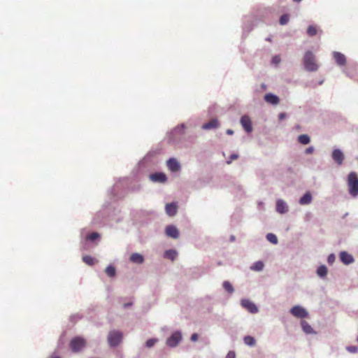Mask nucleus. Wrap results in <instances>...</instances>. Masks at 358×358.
Segmentation results:
<instances>
[{
	"instance_id": "39",
	"label": "nucleus",
	"mask_w": 358,
	"mask_h": 358,
	"mask_svg": "<svg viewBox=\"0 0 358 358\" xmlns=\"http://www.w3.org/2000/svg\"><path fill=\"white\" fill-rule=\"evenodd\" d=\"M313 151H314L313 147H309L306 149L305 153L307 155H310V154H312L313 152Z\"/></svg>"
},
{
	"instance_id": "3",
	"label": "nucleus",
	"mask_w": 358,
	"mask_h": 358,
	"mask_svg": "<svg viewBox=\"0 0 358 358\" xmlns=\"http://www.w3.org/2000/svg\"><path fill=\"white\" fill-rule=\"evenodd\" d=\"M122 339V334L119 331H112L108 334V341L110 346L118 345Z\"/></svg>"
},
{
	"instance_id": "17",
	"label": "nucleus",
	"mask_w": 358,
	"mask_h": 358,
	"mask_svg": "<svg viewBox=\"0 0 358 358\" xmlns=\"http://www.w3.org/2000/svg\"><path fill=\"white\" fill-rule=\"evenodd\" d=\"M276 210L280 213H285L287 211V206L286 203L279 199L276 202Z\"/></svg>"
},
{
	"instance_id": "33",
	"label": "nucleus",
	"mask_w": 358,
	"mask_h": 358,
	"mask_svg": "<svg viewBox=\"0 0 358 358\" xmlns=\"http://www.w3.org/2000/svg\"><path fill=\"white\" fill-rule=\"evenodd\" d=\"M99 237V234L98 233L93 232V233L90 234L87 236V239L93 241L96 240V238H98Z\"/></svg>"
},
{
	"instance_id": "28",
	"label": "nucleus",
	"mask_w": 358,
	"mask_h": 358,
	"mask_svg": "<svg viewBox=\"0 0 358 358\" xmlns=\"http://www.w3.org/2000/svg\"><path fill=\"white\" fill-rule=\"evenodd\" d=\"M83 261L85 264H88V265H90V266H92V265H94V263H95V260H94V259L92 257L90 256V255L84 256V257H83Z\"/></svg>"
},
{
	"instance_id": "29",
	"label": "nucleus",
	"mask_w": 358,
	"mask_h": 358,
	"mask_svg": "<svg viewBox=\"0 0 358 358\" xmlns=\"http://www.w3.org/2000/svg\"><path fill=\"white\" fill-rule=\"evenodd\" d=\"M105 272L109 276V277H113L115 276V268L114 266H108L106 267V270H105Z\"/></svg>"
},
{
	"instance_id": "21",
	"label": "nucleus",
	"mask_w": 358,
	"mask_h": 358,
	"mask_svg": "<svg viewBox=\"0 0 358 358\" xmlns=\"http://www.w3.org/2000/svg\"><path fill=\"white\" fill-rule=\"evenodd\" d=\"M312 196L309 192L306 193L299 200L301 205H306L311 202Z\"/></svg>"
},
{
	"instance_id": "23",
	"label": "nucleus",
	"mask_w": 358,
	"mask_h": 358,
	"mask_svg": "<svg viewBox=\"0 0 358 358\" xmlns=\"http://www.w3.org/2000/svg\"><path fill=\"white\" fill-rule=\"evenodd\" d=\"M177 256V252L173 250H166L164 253V257L171 260H174Z\"/></svg>"
},
{
	"instance_id": "22",
	"label": "nucleus",
	"mask_w": 358,
	"mask_h": 358,
	"mask_svg": "<svg viewBox=\"0 0 358 358\" xmlns=\"http://www.w3.org/2000/svg\"><path fill=\"white\" fill-rule=\"evenodd\" d=\"M298 141L302 145H307L310 143V137L307 134H301L298 137Z\"/></svg>"
},
{
	"instance_id": "4",
	"label": "nucleus",
	"mask_w": 358,
	"mask_h": 358,
	"mask_svg": "<svg viewBox=\"0 0 358 358\" xmlns=\"http://www.w3.org/2000/svg\"><path fill=\"white\" fill-rule=\"evenodd\" d=\"M85 340L81 337H76L70 342V347L71 350L75 352H79L85 346Z\"/></svg>"
},
{
	"instance_id": "10",
	"label": "nucleus",
	"mask_w": 358,
	"mask_h": 358,
	"mask_svg": "<svg viewBox=\"0 0 358 358\" xmlns=\"http://www.w3.org/2000/svg\"><path fill=\"white\" fill-rule=\"evenodd\" d=\"M332 158L338 165H341L344 160V155L339 149H335L332 152Z\"/></svg>"
},
{
	"instance_id": "40",
	"label": "nucleus",
	"mask_w": 358,
	"mask_h": 358,
	"mask_svg": "<svg viewBox=\"0 0 358 358\" xmlns=\"http://www.w3.org/2000/svg\"><path fill=\"white\" fill-rule=\"evenodd\" d=\"M198 338H199L198 334L194 333L191 336V341L195 342L198 340Z\"/></svg>"
},
{
	"instance_id": "13",
	"label": "nucleus",
	"mask_w": 358,
	"mask_h": 358,
	"mask_svg": "<svg viewBox=\"0 0 358 358\" xmlns=\"http://www.w3.org/2000/svg\"><path fill=\"white\" fill-rule=\"evenodd\" d=\"M167 166L173 172L178 171L180 169L178 162L174 158L168 160Z\"/></svg>"
},
{
	"instance_id": "37",
	"label": "nucleus",
	"mask_w": 358,
	"mask_h": 358,
	"mask_svg": "<svg viewBox=\"0 0 358 358\" xmlns=\"http://www.w3.org/2000/svg\"><path fill=\"white\" fill-rule=\"evenodd\" d=\"M348 350L350 352L355 353L357 352V348L356 346H350L348 347Z\"/></svg>"
},
{
	"instance_id": "25",
	"label": "nucleus",
	"mask_w": 358,
	"mask_h": 358,
	"mask_svg": "<svg viewBox=\"0 0 358 358\" xmlns=\"http://www.w3.org/2000/svg\"><path fill=\"white\" fill-rule=\"evenodd\" d=\"M317 274L320 277H324L327 274V268L325 266L322 265L318 267L317 270Z\"/></svg>"
},
{
	"instance_id": "16",
	"label": "nucleus",
	"mask_w": 358,
	"mask_h": 358,
	"mask_svg": "<svg viewBox=\"0 0 358 358\" xmlns=\"http://www.w3.org/2000/svg\"><path fill=\"white\" fill-rule=\"evenodd\" d=\"M264 100L267 103H269L273 104V105L278 104L279 101H280L279 98L276 95H274V94H271V93L265 94Z\"/></svg>"
},
{
	"instance_id": "41",
	"label": "nucleus",
	"mask_w": 358,
	"mask_h": 358,
	"mask_svg": "<svg viewBox=\"0 0 358 358\" xmlns=\"http://www.w3.org/2000/svg\"><path fill=\"white\" fill-rule=\"evenodd\" d=\"M280 57L278 56H275L273 58V62L275 63V64H278L280 62Z\"/></svg>"
},
{
	"instance_id": "34",
	"label": "nucleus",
	"mask_w": 358,
	"mask_h": 358,
	"mask_svg": "<svg viewBox=\"0 0 358 358\" xmlns=\"http://www.w3.org/2000/svg\"><path fill=\"white\" fill-rule=\"evenodd\" d=\"M157 341H158V340L156 338H150L146 341L145 345L148 348H150L152 347Z\"/></svg>"
},
{
	"instance_id": "9",
	"label": "nucleus",
	"mask_w": 358,
	"mask_h": 358,
	"mask_svg": "<svg viewBox=\"0 0 358 358\" xmlns=\"http://www.w3.org/2000/svg\"><path fill=\"white\" fill-rule=\"evenodd\" d=\"M241 123L243 127L247 132H251L252 130V122L250 117L247 115H243L241 119Z\"/></svg>"
},
{
	"instance_id": "35",
	"label": "nucleus",
	"mask_w": 358,
	"mask_h": 358,
	"mask_svg": "<svg viewBox=\"0 0 358 358\" xmlns=\"http://www.w3.org/2000/svg\"><path fill=\"white\" fill-rule=\"evenodd\" d=\"M238 158V155L237 154H232L229 157V160L227 162L228 164H230L233 160L237 159Z\"/></svg>"
},
{
	"instance_id": "1",
	"label": "nucleus",
	"mask_w": 358,
	"mask_h": 358,
	"mask_svg": "<svg viewBox=\"0 0 358 358\" xmlns=\"http://www.w3.org/2000/svg\"><path fill=\"white\" fill-rule=\"evenodd\" d=\"M348 187L349 194L356 197L358 196V176L355 172H350L348 176Z\"/></svg>"
},
{
	"instance_id": "5",
	"label": "nucleus",
	"mask_w": 358,
	"mask_h": 358,
	"mask_svg": "<svg viewBox=\"0 0 358 358\" xmlns=\"http://www.w3.org/2000/svg\"><path fill=\"white\" fill-rule=\"evenodd\" d=\"M292 315L297 318H305L308 316V313L305 308L299 306H295L290 310Z\"/></svg>"
},
{
	"instance_id": "32",
	"label": "nucleus",
	"mask_w": 358,
	"mask_h": 358,
	"mask_svg": "<svg viewBox=\"0 0 358 358\" xmlns=\"http://www.w3.org/2000/svg\"><path fill=\"white\" fill-rule=\"evenodd\" d=\"M289 20V15L287 14H284L282 15L280 18V20H279V22L281 25H285L286 24L288 23Z\"/></svg>"
},
{
	"instance_id": "18",
	"label": "nucleus",
	"mask_w": 358,
	"mask_h": 358,
	"mask_svg": "<svg viewBox=\"0 0 358 358\" xmlns=\"http://www.w3.org/2000/svg\"><path fill=\"white\" fill-rule=\"evenodd\" d=\"M130 261L136 264H142L144 261L143 255L139 253H133L130 256Z\"/></svg>"
},
{
	"instance_id": "45",
	"label": "nucleus",
	"mask_w": 358,
	"mask_h": 358,
	"mask_svg": "<svg viewBox=\"0 0 358 358\" xmlns=\"http://www.w3.org/2000/svg\"><path fill=\"white\" fill-rule=\"evenodd\" d=\"M234 239H235L234 236H232L231 237V241H234Z\"/></svg>"
},
{
	"instance_id": "47",
	"label": "nucleus",
	"mask_w": 358,
	"mask_h": 358,
	"mask_svg": "<svg viewBox=\"0 0 358 358\" xmlns=\"http://www.w3.org/2000/svg\"><path fill=\"white\" fill-rule=\"evenodd\" d=\"M294 2H300L301 0H293Z\"/></svg>"
},
{
	"instance_id": "46",
	"label": "nucleus",
	"mask_w": 358,
	"mask_h": 358,
	"mask_svg": "<svg viewBox=\"0 0 358 358\" xmlns=\"http://www.w3.org/2000/svg\"><path fill=\"white\" fill-rule=\"evenodd\" d=\"M130 305H131L130 303H127V304H124V306H125V307H127V306H130Z\"/></svg>"
},
{
	"instance_id": "24",
	"label": "nucleus",
	"mask_w": 358,
	"mask_h": 358,
	"mask_svg": "<svg viewBox=\"0 0 358 358\" xmlns=\"http://www.w3.org/2000/svg\"><path fill=\"white\" fill-rule=\"evenodd\" d=\"M245 344L250 346H254L256 343L255 339L250 336H246L243 338Z\"/></svg>"
},
{
	"instance_id": "12",
	"label": "nucleus",
	"mask_w": 358,
	"mask_h": 358,
	"mask_svg": "<svg viewBox=\"0 0 358 358\" xmlns=\"http://www.w3.org/2000/svg\"><path fill=\"white\" fill-rule=\"evenodd\" d=\"M150 178L153 182H164L166 180V176L163 173H156L150 175Z\"/></svg>"
},
{
	"instance_id": "6",
	"label": "nucleus",
	"mask_w": 358,
	"mask_h": 358,
	"mask_svg": "<svg viewBox=\"0 0 358 358\" xmlns=\"http://www.w3.org/2000/svg\"><path fill=\"white\" fill-rule=\"evenodd\" d=\"M181 339V333L179 331H176L169 338H167L166 345L171 348L176 347L178 345Z\"/></svg>"
},
{
	"instance_id": "8",
	"label": "nucleus",
	"mask_w": 358,
	"mask_h": 358,
	"mask_svg": "<svg viewBox=\"0 0 358 358\" xmlns=\"http://www.w3.org/2000/svg\"><path fill=\"white\" fill-rule=\"evenodd\" d=\"M165 233L166 236L173 238H178L179 237V231L173 225H169L166 227Z\"/></svg>"
},
{
	"instance_id": "14",
	"label": "nucleus",
	"mask_w": 358,
	"mask_h": 358,
	"mask_svg": "<svg viewBox=\"0 0 358 358\" xmlns=\"http://www.w3.org/2000/svg\"><path fill=\"white\" fill-rule=\"evenodd\" d=\"M340 259L345 264H350L354 262V258L346 252H341L340 254Z\"/></svg>"
},
{
	"instance_id": "2",
	"label": "nucleus",
	"mask_w": 358,
	"mask_h": 358,
	"mask_svg": "<svg viewBox=\"0 0 358 358\" xmlns=\"http://www.w3.org/2000/svg\"><path fill=\"white\" fill-rule=\"evenodd\" d=\"M303 65L308 71H316L318 64L316 62L315 56L311 51H307L303 57Z\"/></svg>"
},
{
	"instance_id": "36",
	"label": "nucleus",
	"mask_w": 358,
	"mask_h": 358,
	"mask_svg": "<svg viewBox=\"0 0 358 358\" xmlns=\"http://www.w3.org/2000/svg\"><path fill=\"white\" fill-rule=\"evenodd\" d=\"M327 261H328V262L329 264L334 263V261H335V256H334V255L331 254L330 255H329Z\"/></svg>"
},
{
	"instance_id": "43",
	"label": "nucleus",
	"mask_w": 358,
	"mask_h": 358,
	"mask_svg": "<svg viewBox=\"0 0 358 358\" xmlns=\"http://www.w3.org/2000/svg\"><path fill=\"white\" fill-rule=\"evenodd\" d=\"M227 134L231 135V134H234V131L231 129H227Z\"/></svg>"
},
{
	"instance_id": "30",
	"label": "nucleus",
	"mask_w": 358,
	"mask_h": 358,
	"mask_svg": "<svg viewBox=\"0 0 358 358\" xmlns=\"http://www.w3.org/2000/svg\"><path fill=\"white\" fill-rule=\"evenodd\" d=\"M223 287L229 293L234 292V287H233L232 285L228 281H224L223 282Z\"/></svg>"
},
{
	"instance_id": "27",
	"label": "nucleus",
	"mask_w": 358,
	"mask_h": 358,
	"mask_svg": "<svg viewBox=\"0 0 358 358\" xmlns=\"http://www.w3.org/2000/svg\"><path fill=\"white\" fill-rule=\"evenodd\" d=\"M307 34L310 36H314L317 34V29L315 26L310 25L307 29Z\"/></svg>"
},
{
	"instance_id": "44",
	"label": "nucleus",
	"mask_w": 358,
	"mask_h": 358,
	"mask_svg": "<svg viewBox=\"0 0 358 358\" xmlns=\"http://www.w3.org/2000/svg\"><path fill=\"white\" fill-rule=\"evenodd\" d=\"M51 358H60V357H58V356H55V355H53V356H52V357H51Z\"/></svg>"
},
{
	"instance_id": "15",
	"label": "nucleus",
	"mask_w": 358,
	"mask_h": 358,
	"mask_svg": "<svg viewBox=\"0 0 358 358\" xmlns=\"http://www.w3.org/2000/svg\"><path fill=\"white\" fill-rule=\"evenodd\" d=\"M178 206L176 203H167L166 205V213L169 216H173L176 214Z\"/></svg>"
},
{
	"instance_id": "38",
	"label": "nucleus",
	"mask_w": 358,
	"mask_h": 358,
	"mask_svg": "<svg viewBox=\"0 0 358 358\" xmlns=\"http://www.w3.org/2000/svg\"><path fill=\"white\" fill-rule=\"evenodd\" d=\"M226 358H236L235 352L233 351H229L227 353Z\"/></svg>"
},
{
	"instance_id": "19",
	"label": "nucleus",
	"mask_w": 358,
	"mask_h": 358,
	"mask_svg": "<svg viewBox=\"0 0 358 358\" xmlns=\"http://www.w3.org/2000/svg\"><path fill=\"white\" fill-rule=\"evenodd\" d=\"M219 125V122L216 119H213L208 122L204 124L203 125V128L205 129H210L217 127Z\"/></svg>"
},
{
	"instance_id": "11",
	"label": "nucleus",
	"mask_w": 358,
	"mask_h": 358,
	"mask_svg": "<svg viewBox=\"0 0 358 358\" xmlns=\"http://www.w3.org/2000/svg\"><path fill=\"white\" fill-rule=\"evenodd\" d=\"M333 57L336 63L339 66H344L346 64L345 56L339 52H334Z\"/></svg>"
},
{
	"instance_id": "42",
	"label": "nucleus",
	"mask_w": 358,
	"mask_h": 358,
	"mask_svg": "<svg viewBox=\"0 0 358 358\" xmlns=\"http://www.w3.org/2000/svg\"><path fill=\"white\" fill-rule=\"evenodd\" d=\"M286 115L284 113H281L279 114V119L283 120L285 117Z\"/></svg>"
},
{
	"instance_id": "20",
	"label": "nucleus",
	"mask_w": 358,
	"mask_h": 358,
	"mask_svg": "<svg viewBox=\"0 0 358 358\" xmlns=\"http://www.w3.org/2000/svg\"><path fill=\"white\" fill-rule=\"evenodd\" d=\"M301 327L303 331L306 334H313L314 331L312 327L305 320L301 322Z\"/></svg>"
},
{
	"instance_id": "31",
	"label": "nucleus",
	"mask_w": 358,
	"mask_h": 358,
	"mask_svg": "<svg viewBox=\"0 0 358 358\" xmlns=\"http://www.w3.org/2000/svg\"><path fill=\"white\" fill-rule=\"evenodd\" d=\"M266 238L271 243H273V244L278 243V238H277L276 236L273 234H271V233L268 234L266 236Z\"/></svg>"
},
{
	"instance_id": "7",
	"label": "nucleus",
	"mask_w": 358,
	"mask_h": 358,
	"mask_svg": "<svg viewBox=\"0 0 358 358\" xmlns=\"http://www.w3.org/2000/svg\"><path fill=\"white\" fill-rule=\"evenodd\" d=\"M241 305L251 313H256L258 312V308L256 305L248 299H243L241 301Z\"/></svg>"
},
{
	"instance_id": "48",
	"label": "nucleus",
	"mask_w": 358,
	"mask_h": 358,
	"mask_svg": "<svg viewBox=\"0 0 358 358\" xmlns=\"http://www.w3.org/2000/svg\"><path fill=\"white\" fill-rule=\"evenodd\" d=\"M357 341H358V336H357Z\"/></svg>"
},
{
	"instance_id": "26",
	"label": "nucleus",
	"mask_w": 358,
	"mask_h": 358,
	"mask_svg": "<svg viewBox=\"0 0 358 358\" xmlns=\"http://www.w3.org/2000/svg\"><path fill=\"white\" fill-rule=\"evenodd\" d=\"M264 266V265L262 262L258 261L251 266V269L257 271H260L263 269Z\"/></svg>"
}]
</instances>
